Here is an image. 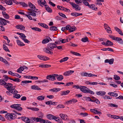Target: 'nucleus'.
I'll return each instance as SVG.
<instances>
[{"label": "nucleus", "mask_w": 123, "mask_h": 123, "mask_svg": "<svg viewBox=\"0 0 123 123\" xmlns=\"http://www.w3.org/2000/svg\"><path fill=\"white\" fill-rule=\"evenodd\" d=\"M5 87L6 88L7 90L10 91L12 93V92H13L16 89H15V86H13V85L10 83H7Z\"/></svg>", "instance_id": "obj_1"}, {"label": "nucleus", "mask_w": 123, "mask_h": 123, "mask_svg": "<svg viewBox=\"0 0 123 123\" xmlns=\"http://www.w3.org/2000/svg\"><path fill=\"white\" fill-rule=\"evenodd\" d=\"M16 115L13 113H8L6 115L5 117L6 118L9 120H11L12 119H15L16 116Z\"/></svg>", "instance_id": "obj_2"}, {"label": "nucleus", "mask_w": 123, "mask_h": 123, "mask_svg": "<svg viewBox=\"0 0 123 123\" xmlns=\"http://www.w3.org/2000/svg\"><path fill=\"white\" fill-rule=\"evenodd\" d=\"M21 105L20 104H14L11 105V107L12 108L15 109L17 110L18 111L22 110V108L20 107Z\"/></svg>", "instance_id": "obj_3"}, {"label": "nucleus", "mask_w": 123, "mask_h": 123, "mask_svg": "<svg viewBox=\"0 0 123 123\" xmlns=\"http://www.w3.org/2000/svg\"><path fill=\"white\" fill-rule=\"evenodd\" d=\"M32 118L34 121H36V122H40L41 123H45L46 120L38 117H32Z\"/></svg>", "instance_id": "obj_4"}, {"label": "nucleus", "mask_w": 123, "mask_h": 123, "mask_svg": "<svg viewBox=\"0 0 123 123\" xmlns=\"http://www.w3.org/2000/svg\"><path fill=\"white\" fill-rule=\"evenodd\" d=\"M56 74H53L52 75H49L48 76L46 77V78L47 79L51 81H54L55 80L56 77Z\"/></svg>", "instance_id": "obj_5"}, {"label": "nucleus", "mask_w": 123, "mask_h": 123, "mask_svg": "<svg viewBox=\"0 0 123 123\" xmlns=\"http://www.w3.org/2000/svg\"><path fill=\"white\" fill-rule=\"evenodd\" d=\"M47 47L49 49L51 50L54 48H56V45L54 43H49L48 44Z\"/></svg>", "instance_id": "obj_6"}, {"label": "nucleus", "mask_w": 123, "mask_h": 123, "mask_svg": "<svg viewBox=\"0 0 123 123\" xmlns=\"http://www.w3.org/2000/svg\"><path fill=\"white\" fill-rule=\"evenodd\" d=\"M18 92L16 90H14L13 92H12V93L13 94V97L17 99H19L20 98L21 96L19 94H17Z\"/></svg>", "instance_id": "obj_7"}, {"label": "nucleus", "mask_w": 123, "mask_h": 123, "mask_svg": "<svg viewBox=\"0 0 123 123\" xmlns=\"http://www.w3.org/2000/svg\"><path fill=\"white\" fill-rule=\"evenodd\" d=\"M104 26L105 29L106 30L107 33L110 34L112 33V32L111 30V28L107 24H104Z\"/></svg>", "instance_id": "obj_8"}, {"label": "nucleus", "mask_w": 123, "mask_h": 123, "mask_svg": "<svg viewBox=\"0 0 123 123\" xmlns=\"http://www.w3.org/2000/svg\"><path fill=\"white\" fill-rule=\"evenodd\" d=\"M69 3L73 7L75 8V10L80 11V10L81 8L78 5L71 2H69Z\"/></svg>", "instance_id": "obj_9"}, {"label": "nucleus", "mask_w": 123, "mask_h": 123, "mask_svg": "<svg viewBox=\"0 0 123 123\" xmlns=\"http://www.w3.org/2000/svg\"><path fill=\"white\" fill-rule=\"evenodd\" d=\"M60 116L61 118L63 120H69L68 117L66 115L63 114H61L60 115Z\"/></svg>", "instance_id": "obj_10"}, {"label": "nucleus", "mask_w": 123, "mask_h": 123, "mask_svg": "<svg viewBox=\"0 0 123 123\" xmlns=\"http://www.w3.org/2000/svg\"><path fill=\"white\" fill-rule=\"evenodd\" d=\"M38 57L40 59L44 61H46L49 59V58L46 56H44L42 55H38Z\"/></svg>", "instance_id": "obj_11"}, {"label": "nucleus", "mask_w": 123, "mask_h": 123, "mask_svg": "<svg viewBox=\"0 0 123 123\" xmlns=\"http://www.w3.org/2000/svg\"><path fill=\"white\" fill-rule=\"evenodd\" d=\"M8 73L9 74L13 76H16L17 77H19V78H20L21 77V76L19 75V74L16 73H13L11 71H9L8 72Z\"/></svg>", "instance_id": "obj_12"}, {"label": "nucleus", "mask_w": 123, "mask_h": 123, "mask_svg": "<svg viewBox=\"0 0 123 123\" xmlns=\"http://www.w3.org/2000/svg\"><path fill=\"white\" fill-rule=\"evenodd\" d=\"M36 10H38V9H35L34 10H33L32 11H30L29 12V13L28 14L29 15H31L32 16H36V13L35 12H37L36 11Z\"/></svg>", "instance_id": "obj_13"}, {"label": "nucleus", "mask_w": 123, "mask_h": 123, "mask_svg": "<svg viewBox=\"0 0 123 123\" xmlns=\"http://www.w3.org/2000/svg\"><path fill=\"white\" fill-rule=\"evenodd\" d=\"M114 61V59L113 58L109 60L108 59H106L105 60V63H109L110 64H112L113 63Z\"/></svg>", "instance_id": "obj_14"}, {"label": "nucleus", "mask_w": 123, "mask_h": 123, "mask_svg": "<svg viewBox=\"0 0 123 123\" xmlns=\"http://www.w3.org/2000/svg\"><path fill=\"white\" fill-rule=\"evenodd\" d=\"M38 5L41 6L42 7H43L42 5H44L46 3V1L45 0H39V2L38 0Z\"/></svg>", "instance_id": "obj_15"}, {"label": "nucleus", "mask_w": 123, "mask_h": 123, "mask_svg": "<svg viewBox=\"0 0 123 123\" xmlns=\"http://www.w3.org/2000/svg\"><path fill=\"white\" fill-rule=\"evenodd\" d=\"M15 27L17 29H20L21 30H24L25 29V27L22 25H17Z\"/></svg>", "instance_id": "obj_16"}, {"label": "nucleus", "mask_w": 123, "mask_h": 123, "mask_svg": "<svg viewBox=\"0 0 123 123\" xmlns=\"http://www.w3.org/2000/svg\"><path fill=\"white\" fill-rule=\"evenodd\" d=\"M57 8L65 12H67L69 10L67 8H65L63 7L60 6H57Z\"/></svg>", "instance_id": "obj_17"}, {"label": "nucleus", "mask_w": 123, "mask_h": 123, "mask_svg": "<svg viewBox=\"0 0 123 123\" xmlns=\"http://www.w3.org/2000/svg\"><path fill=\"white\" fill-rule=\"evenodd\" d=\"M51 66L50 65L47 64H42L39 65V67L42 68H46L51 67Z\"/></svg>", "instance_id": "obj_18"}, {"label": "nucleus", "mask_w": 123, "mask_h": 123, "mask_svg": "<svg viewBox=\"0 0 123 123\" xmlns=\"http://www.w3.org/2000/svg\"><path fill=\"white\" fill-rule=\"evenodd\" d=\"M52 41L51 39L49 37V38H46L43 40L42 43L43 44H45L49 42V41Z\"/></svg>", "instance_id": "obj_19"}, {"label": "nucleus", "mask_w": 123, "mask_h": 123, "mask_svg": "<svg viewBox=\"0 0 123 123\" xmlns=\"http://www.w3.org/2000/svg\"><path fill=\"white\" fill-rule=\"evenodd\" d=\"M55 116H54L51 114H49L47 115L46 117L49 120L54 119Z\"/></svg>", "instance_id": "obj_20"}, {"label": "nucleus", "mask_w": 123, "mask_h": 123, "mask_svg": "<svg viewBox=\"0 0 123 123\" xmlns=\"http://www.w3.org/2000/svg\"><path fill=\"white\" fill-rule=\"evenodd\" d=\"M45 7L46 10L49 13H51L52 12V10L49 7L48 5H45Z\"/></svg>", "instance_id": "obj_21"}, {"label": "nucleus", "mask_w": 123, "mask_h": 123, "mask_svg": "<svg viewBox=\"0 0 123 123\" xmlns=\"http://www.w3.org/2000/svg\"><path fill=\"white\" fill-rule=\"evenodd\" d=\"M4 20H5V19L0 18V25H5L7 24L5 22V21H4Z\"/></svg>", "instance_id": "obj_22"}, {"label": "nucleus", "mask_w": 123, "mask_h": 123, "mask_svg": "<svg viewBox=\"0 0 123 123\" xmlns=\"http://www.w3.org/2000/svg\"><path fill=\"white\" fill-rule=\"evenodd\" d=\"M84 92L86 93H90L91 94H94V92L93 91H91V90L88 89V90H86V89H85L84 90Z\"/></svg>", "instance_id": "obj_23"}, {"label": "nucleus", "mask_w": 123, "mask_h": 123, "mask_svg": "<svg viewBox=\"0 0 123 123\" xmlns=\"http://www.w3.org/2000/svg\"><path fill=\"white\" fill-rule=\"evenodd\" d=\"M16 42L17 44L19 46H22L25 45L19 39L17 40H16Z\"/></svg>", "instance_id": "obj_24"}, {"label": "nucleus", "mask_w": 123, "mask_h": 123, "mask_svg": "<svg viewBox=\"0 0 123 123\" xmlns=\"http://www.w3.org/2000/svg\"><path fill=\"white\" fill-rule=\"evenodd\" d=\"M31 88L32 89L36 90H41V89L39 87L37 86L36 85H33L31 86Z\"/></svg>", "instance_id": "obj_25"}, {"label": "nucleus", "mask_w": 123, "mask_h": 123, "mask_svg": "<svg viewBox=\"0 0 123 123\" xmlns=\"http://www.w3.org/2000/svg\"><path fill=\"white\" fill-rule=\"evenodd\" d=\"M2 13L3 16L5 18L7 19L9 18V16L8 14L6 13L5 12H2Z\"/></svg>", "instance_id": "obj_26"}, {"label": "nucleus", "mask_w": 123, "mask_h": 123, "mask_svg": "<svg viewBox=\"0 0 123 123\" xmlns=\"http://www.w3.org/2000/svg\"><path fill=\"white\" fill-rule=\"evenodd\" d=\"M114 29L115 30L117 31L119 34L121 36H123V33L120 29L117 27L114 28Z\"/></svg>", "instance_id": "obj_27"}, {"label": "nucleus", "mask_w": 123, "mask_h": 123, "mask_svg": "<svg viewBox=\"0 0 123 123\" xmlns=\"http://www.w3.org/2000/svg\"><path fill=\"white\" fill-rule=\"evenodd\" d=\"M106 92L104 91H100L99 92H97L96 93V94L97 95H99L103 96L105 95Z\"/></svg>", "instance_id": "obj_28"}, {"label": "nucleus", "mask_w": 123, "mask_h": 123, "mask_svg": "<svg viewBox=\"0 0 123 123\" xmlns=\"http://www.w3.org/2000/svg\"><path fill=\"white\" fill-rule=\"evenodd\" d=\"M61 90V89L59 88H54L50 89L49 91H52L53 92H57Z\"/></svg>", "instance_id": "obj_29"}, {"label": "nucleus", "mask_w": 123, "mask_h": 123, "mask_svg": "<svg viewBox=\"0 0 123 123\" xmlns=\"http://www.w3.org/2000/svg\"><path fill=\"white\" fill-rule=\"evenodd\" d=\"M56 77L57 79L59 81H61L63 79V76L61 75H58L57 74H56Z\"/></svg>", "instance_id": "obj_30"}, {"label": "nucleus", "mask_w": 123, "mask_h": 123, "mask_svg": "<svg viewBox=\"0 0 123 123\" xmlns=\"http://www.w3.org/2000/svg\"><path fill=\"white\" fill-rule=\"evenodd\" d=\"M109 95L111 96L116 97L118 96V94L117 93H114L113 92H110L108 93Z\"/></svg>", "instance_id": "obj_31"}, {"label": "nucleus", "mask_w": 123, "mask_h": 123, "mask_svg": "<svg viewBox=\"0 0 123 123\" xmlns=\"http://www.w3.org/2000/svg\"><path fill=\"white\" fill-rule=\"evenodd\" d=\"M54 120L57 122L60 123H63V122L62 119L59 117H57L55 116Z\"/></svg>", "instance_id": "obj_32"}, {"label": "nucleus", "mask_w": 123, "mask_h": 123, "mask_svg": "<svg viewBox=\"0 0 123 123\" xmlns=\"http://www.w3.org/2000/svg\"><path fill=\"white\" fill-rule=\"evenodd\" d=\"M69 92L70 91L69 90L63 91L61 93V96L66 95L68 94Z\"/></svg>", "instance_id": "obj_33"}, {"label": "nucleus", "mask_w": 123, "mask_h": 123, "mask_svg": "<svg viewBox=\"0 0 123 123\" xmlns=\"http://www.w3.org/2000/svg\"><path fill=\"white\" fill-rule=\"evenodd\" d=\"M4 2L7 4L11 5L12 4V0H4Z\"/></svg>", "instance_id": "obj_34"}, {"label": "nucleus", "mask_w": 123, "mask_h": 123, "mask_svg": "<svg viewBox=\"0 0 123 123\" xmlns=\"http://www.w3.org/2000/svg\"><path fill=\"white\" fill-rule=\"evenodd\" d=\"M44 51L46 53L52 55L53 54V52H51L48 48H45L44 49Z\"/></svg>", "instance_id": "obj_35"}, {"label": "nucleus", "mask_w": 123, "mask_h": 123, "mask_svg": "<svg viewBox=\"0 0 123 123\" xmlns=\"http://www.w3.org/2000/svg\"><path fill=\"white\" fill-rule=\"evenodd\" d=\"M38 25L41 26L42 27H43L44 28H46L47 29L48 28V26L47 25H46L45 24H44L43 23H38Z\"/></svg>", "instance_id": "obj_36"}, {"label": "nucleus", "mask_w": 123, "mask_h": 123, "mask_svg": "<svg viewBox=\"0 0 123 123\" xmlns=\"http://www.w3.org/2000/svg\"><path fill=\"white\" fill-rule=\"evenodd\" d=\"M27 108L28 109H31L32 111H38L39 110L38 108H36L27 107Z\"/></svg>", "instance_id": "obj_37"}, {"label": "nucleus", "mask_w": 123, "mask_h": 123, "mask_svg": "<svg viewBox=\"0 0 123 123\" xmlns=\"http://www.w3.org/2000/svg\"><path fill=\"white\" fill-rule=\"evenodd\" d=\"M31 29L33 30L37 31L39 32H40L42 31L41 30L40 28H39L37 27L32 28Z\"/></svg>", "instance_id": "obj_38"}, {"label": "nucleus", "mask_w": 123, "mask_h": 123, "mask_svg": "<svg viewBox=\"0 0 123 123\" xmlns=\"http://www.w3.org/2000/svg\"><path fill=\"white\" fill-rule=\"evenodd\" d=\"M7 84V83L4 80H0V85H3L5 86Z\"/></svg>", "instance_id": "obj_39"}, {"label": "nucleus", "mask_w": 123, "mask_h": 123, "mask_svg": "<svg viewBox=\"0 0 123 123\" xmlns=\"http://www.w3.org/2000/svg\"><path fill=\"white\" fill-rule=\"evenodd\" d=\"M113 44V43L109 40H107L106 42V46H112Z\"/></svg>", "instance_id": "obj_40"}, {"label": "nucleus", "mask_w": 123, "mask_h": 123, "mask_svg": "<svg viewBox=\"0 0 123 123\" xmlns=\"http://www.w3.org/2000/svg\"><path fill=\"white\" fill-rule=\"evenodd\" d=\"M45 97L43 96H39L37 97V99L39 100H42L44 99Z\"/></svg>", "instance_id": "obj_41"}, {"label": "nucleus", "mask_w": 123, "mask_h": 123, "mask_svg": "<svg viewBox=\"0 0 123 123\" xmlns=\"http://www.w3.org/2000/svg\"><path fill=\"white\" fill-rule=\"evenodd\" d=\"M68 59V57H66L62 59L59 62H60L61 63L67 61Z\"/></svg>", "instance_id": "obj_42"}, {"label": "nucleus", "mask_w": 123, "mask_h": 123, "mask_svg": "<svg viewBox=\"0 0 123 123\" xmlns=\"http://www.w3.org/2000/svg\"><path fill=\"white\" fill-rule=\"evenodd\" d=\"M76 29V28L74 26H72L71 27V28H70L69 31L70 32H72L75 31Z\"/></svg>", "instance_id": "obj_43"}, {"label": "nucleus", "mask_w": 123, "mask_h": 123, "mask_svg": "<svg viewBox=\"0 0 123 123\" xmlns=\"http://www.w3.org/2000/svg\"><path fill=\"white\" fill-rule=\"evenodd\" d=\"M28 4L29 6L31 8H32V9H35L36 7L35 6L31 3H29Z\"/></svg>", "instance_id": "obj_44"}, {"label": "nucleus", "mask_w": 123, "mask_h": 123, "mask_svg": "<svg viewBox=\"0 0 123 123\" xmlns=\"http://www.w3.org/2000/svg\"><path fill=\"white\" fill-rule=\"evenodd\" d=\"M3 77L4 78V80L6 81H7L8 80V79H10L11 78L8 77L7 75H5L3 76Z\"/></svg>", "instance_id": "obj_45"}, {"label": "nucleus", "mask_w": 123, "mask_h": 123, "mask_svg": "<svg viewBox=\"0 0 123 123\" xmlns=\"http://www.w3.org/2000/svg\"><path fill=\"white\" fill-rule=\"evenodd\" d=\"M24 121L26 122V123H30V120L29 118L25 117H24Z\"/></svg>", "instance_id": "obj_46"}, {"label": "nucleus", "mask_w": 123, "mask_h": 123, "mask_svg": "<svg viewBox=\"0 0 123 123\" xmlns=\"http://www.w3.org/2000/svg\"><path fill=\"white\" fill-rule=\"evenodd\" d=\"M50 30L51 31H57V29L56 27L52 26L50 28Z\"/></svg>", "instance_id": "obj_47"}, {"label": "nucleus", "mask_w": 123, "mask_h": 123, "mask_svg": "<svg viewBox=\"0 0 123 123\" xmlns=\"http://www.w3.org/2000/svg\"><path fill=\"white\" fill-rule=\"evenodd\" d=\"M88 38L87 37L83 38L81 39V41L84 42H86L88 41Z\"/></svg>", "instance_id": "obj_48"}, {"label": "nucleus", "mask_w": 123, "mask_h": 123, "mask_svg": "<svg viewBox=\"0 0 123 123\" xmlns=\"http://www.w3.org/2000/svg\"><path fill=\"white\" fill-rule=\"evenodd\" d=\"M71 53L72 54L76 56H81V55L79 53L77 52H75L74 51H71Z\"/></svg>", "instance_id": "obj_49"}, {"label": "nucleus", "mask_w": 123, "mask_h": 123, "mask_svg": "<svg viewBox=\"0 0 123 123\" xmlns=\"http://www.w3.org/2000/svg\"><path fill=\"white\" fill-rule=\"evenodd\" d=\"M10 79L13 80L14 81L16 82H19L20 81V79L18 78H16L15 79H13L11 78H10Z\"/></svg>", "instance_id": "obj_50"}, {"label": "nucleus", "mask_w": 123, "mask_h": 123, "mask_svg": "<svg viewBox=\"0 0 123 123\" xmlns=\"http://www.w3.org/2000/svg\"><path fill=\"white\" fill-rule=\"evenodd\" d=\"M87 84H89L90 85H97L98 83L97 82H90L88 81H87Z\"/></svg>", "instance_id": "obj_51"}, {"label": "nucleus", "mask_w": 123, "mask_h": 123, "mask_svg": "<svg viewBox=\"0 0 123 123\" xmlns=\"http://www.w3.org/2000/svg\"><path fill=\"white\" fill-rule=\"evenodd\" d=\"M3 48L6 51H8L9 52H10L9 50L7 47L6 46V45L4 44L3 45Z\"/></svg>", "instance_id": "obj_52"}, {"label": "nucleus", "mask_w": 123, "mask_h": 123, "mask_svg": "<svg viewBox=\"0 0 123 123\" xmlns=\"http://www.w3.org/2000/svg\"><path fill=\"white\" fill-rule=\"evenodd\" d=\"M19 3L20 5H22L23 7H27L28 6V5L24 2H20Z\"/></svg>", "instance_id": "obj_53"}, {"label": "nucleus", "mask_w": 123, "mask_h": 123, "mask_svg": "<svg viewBox=\"0 0 123 123\" xmlns=\"http://www.w3.org/2000/svg\"><path fill=\"white\" fill-rule=\"evenodd\" d=\"M108 105L111 107H118L117 105L116 104H114L112 103L109 104Z\"/></svg>", "instance_id": "obj_54"}, {"label": "nucleus", "mask_w": 123, "mask_h": 123, "mask_svg": "<svg viewBox=\"0 0 123 123\" xmlns=\"http://www.w3.org/2000/svg\"><path fill=\"white\" fill-rule=\"evenodd\" d=\"M114 78L115 80H120V77L117 75H114Z\"/></svg>", "instance_id": "obj_55"}, {"label": "nucleus", "mask_w": 123, "mask_h": 123, "mask_svg": "<svg viewBox=\"0 0 123 123\" xmlns=\"http://www.w3.org/2000/svg\"><path fill=\"white\" fill-rule=\"evenodd\" d=\"M97 4L101 5H102V3L100 2H103L104 1V0H97Z\"/></svg>", "instance_id": "obj_56"}, {"label": "nucleus", "mask_w": 123, "mask_h": 123, "mask_svg": "<svg viewBox=\"0 0 123 123\" xmlns=\"http://www.w3.org/2000/svg\"><path fill=\"white\" fill-rule=\"evenodd\" d=\"M80 75L83 76H88V73L82 72L81 73Z\"/></svg>", "instance_id": "obj_57"}, {"label": "nucleus", "mask_w": 123, "mask_h": 123, "mask_svg": "<svg viewBox=\"0 0 123 123\" xmlns=\"http://www.w3.org/2000/svg\"><path fill=\"white\" fill-rule=\"evenodd\" d=\"M96 109H97L95 108V109H91L90 110V111L93 113H94L95 114H96L97 112V110H96Z\"/></svg>", "instance_id": "obj_58"}, {"label": "nucleus", "mask_w": 123, "mask_h": 123, "mask_svg": "<svg viewBox=\"0 0 123 123\" xmlns=\"http://www.w3.org/2000/svg\"><path fill=\"white\" fill-rule=\"evenodd\" d=\"M58 14L60 16L63 18H67V17H66V15L62 13L59 12V13Z\"/></svg>", "instance_id": "obj_59"}, {"label": "nucleus", "mask_w": 123, "mask_h": 123, "mask_svg": "<svg viewBox=\"0 0 123 123\" xmlns=\"http://www.w3.org/2000/svg\"><path fill=\"white\" fill-rule=\"evenodd\" d=\"M95 5L93 4H91L90 6V5L89 7L91 9L93 10H95V8L94 7H95Z\"/></svg>", "instance_id": "obj_60"}, {"label": "nucleus", "mask_w": 123, "mask_h": 123, "mask_svg": "<svg viewBox=\"0 0 123 123\" xmlns=\"http://www.w3.org/2000/svg\"><path fill=\"white\" fill-rule=\"evenodd\" d=\"M83 3L86 6L89 7L90 5L88 3L87 1H82Z\"/></svg>", "instance_id": "obj_61"}, {"label": "nucleus", "mask_w": 123, "mask_h": 123, "mask_svg": "<svg viewBox=\"0 0 123 123\" xmlns=\"http://www.w3.org/2000/svg\"><path fill=\"white\" fill-rule=\"evenodd\" d=\"M67 73H68V75H69L73 73L74 72V71L73 70H70L67 71Z\"/></svg>", "instance_id": "obj_62"}, {"label": "nucleus", "mask_w": 123, "mask_h": 123, "mask_svg": "<svg viewBox=\"0 0 123 123\" xmlns=\"http://www.w3.org/2000/svg\"><path fill=\"white\" fill-rule=\"evenodd\" d=\"M22 39L23 40L24 42L25 43H30V41L26 38H22Z\"/></svg>", "instance_id": "obj_63"}, {"label": "nucleus", "mask_w": 123, "mask_h": 123, "mask_svg": "<svg viewBox=\"0 0 123 123\" xmlns=\"http://www.w3.org/2000/svg\"><path fill=\"white\" fill-rule=\"evenodd\" d=\"M38 79V78L36 76H31L30 77V79L32 80H37Z\"/></svg>", "instance_id": "obj_64"}]
</instances>
